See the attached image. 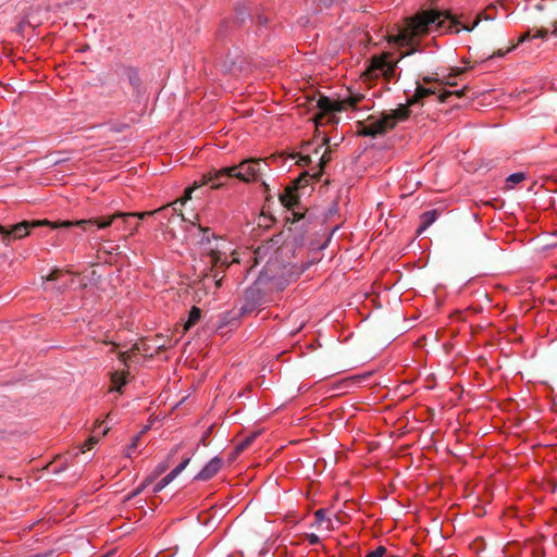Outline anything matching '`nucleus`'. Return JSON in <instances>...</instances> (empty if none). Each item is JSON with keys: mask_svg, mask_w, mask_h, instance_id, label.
Wrapping results in <instances>:
<instances>
[{"mask_svg": "<svg viewBox=\"0 0 557 557\" xmlns=\"http://www.w3.org/2000/svg\"><path fill=\"white\" fill-rule=\"evenodd\" d=\"M367 121L379 135H384L389 129L394 128V121L388 119L386 113H381L380 116L370 115Z\"/></svg>", "mask_w": 557, "mask_h": 557, "instance_id": "ddd939ff", "label": "nucleus"}, {"mask_svg": "<svg viewBox=\"0 0 557 557\" xmlns=\"http://www.w3.org/2000/svg\"><path fill=\"white\" fill-rule=\"evenodd\" d=\"M357 133L361 136H368V137H376L377 132L373 131L369 122L366 120L364 122H359L358 131Z\"/></svg>", "mask_w": 557, "mask_h": 557, "instance_id": "a878e982", "label": "nucleus"}, {"mask_svg": "<svg viewBox=\"0 0 557 557\" xmlns=\"http://www.w3.org/2000/svg\"><path fill=\"white\" fill-rule=\"evenodd\" d=\"M61 274H62V270L54 269L53 271L50 272V274L47 277H42V281H44V283L46 281H57L60 278Z\"/></svg>", "mask_w": 557, "mask_h": 557, "instance_id": "72a5a7b5", "label": "nucleus"}, {"mask_svg": "<svg viewBox=\"0 0 557 557\" xmlns=\"http://www.w3.org/2000/svg\"><path fill=\"white\" fill-rule=\"evenodd\" d=\"M388 53L372 57L370 64L363 72L362 76H364L367 79H372L379 76H384L385 78L389 79L395 72L397 62L388 60Z\"/></svg>", "mask_w": 557, "mask_h": 557, "instance_id": "39448f33", "label": "nucleus"}, {"mask_svg": "<svg viewBox=\"0 0 557 557\" xmlns=\"http://www.w3.org/2000/svg\"><path fill=\"white\" fill-rule=\"evenodd\" d=\"M215 285H216V287H220L221 286V280H216Z\"/></svg>", "mask_w": 557, "mask_h": 557, "instance_id": "09e8293b", "label": "nucleus"}, {"mask_svg": "<svg viewBox=\"0 0 557 557\" xmlns=\"http://www.w3.org/2000/svg\"><path fill=\"white\" fill-rule=\"evenodd\" d=\"M524 180H525V174L522 172H518V173L510 174L507 177V183L515 185V184L521 183Z\"/></svg>", "mask_w": 557, "mask_h": 557, "instance_id": "7c9ffc66", "label": "nucleus"}, {"mask_svg": "<svg viewBox=\"0 0 557 557\" xmlns=\"http://www.w3.org/2000/svg\"><path fill=\"white\" fill-rule=\"evenodd\" d=\"M116 553V548L107 550L106 557H112Z\"/></svg>", "mask_w": 557, "mask_h": 557, "instance_id": "c03bdc74", "label": "nucleus"}, {"mask_svg": "<svg viewBox=\"0 0 557 557\" xmlns=\"http://www.w3.org/2000/svg\"><path fill=\"white\" fill-rule=\"evenodd\" d=\"M496 10V7L495 4H490L487 8H486V11L485 12H481L478 14L474 23H473V26L470 27V28H466L467 30H472L475 26L479 25V23L484 20V21H493L496 18V15H493V14H490L487 13V11H495Z\"/></svg>", "mask_w": 557, "mask_h": 557, "instance_id": "b1692460", "label": "nucleus"}, {"mask_svg": "<svg viewBox=\"0 0 557 557\" xmlns=\"http://www.w3.org/2000/svg\"><path fill=\"white\" fill-rule=\"evenodd\" d=\"M412 104H409V99L407 100L406 104H399V107L395 110H393L391 113H386L388 119L394 121V127L396 126L397 122L405 121L409 117L410 110L409 108Z\"/></svg>", "mask_w": 557, "mask_h": 557, "instance_id": "f3484780", "label": "nucleus"}, {"mask_svg": "<svg viewBox=\"0 0 557 557\" xmlns=\"http://www.w3.org/2000/svg\"><path fill=\"white\" fill-rule=\"evenodd\" d=\"M298 163L302 166H307L311 163V158L310 156H301Z\"/></svg>", "mask_w": 557, "mask_h": 557, "instance_id": "4c0bfd02", "label": "nucleus"}, {"mask_svg": "<svg viewBox=\"0 0 557 557\" xmlns=\"http://www.w3.org/2000/svg\"><path fill=\"white\" fill-rule=\"evenodd\" d=\"M536 557H543V554H539V555H536Z\"/></svg>", "mask_w": 557, "mask_h": 557, "instance_id": "864d4df0", "label": "nucleus"}, {"mask_svg": "<svg viewBox=\"0 0 557 557\" xmlns=\"http://www.w3.org/2000/svg\"><path fill=\"white\" fill-rule=\"evenodd\" d=\"M307 537L311 545H315L320 542V537L314 533L309 534Z\"/></svg>", "mask_w": 557, "mask_h": 557, "instance_id": "58836bf2", "label": "nucleus"}, {"mask_svg": "<svg viewBox=\"0 0 557 557\" xmlns=\"http://www.w3.org/2000/svg\"><path fill=\"white\" fill-rule=\"evenodd\" d=\"M443 13L438 11H422L417 15L406 20V25L398 29V34L388 37L389 42H394L399 47L412 46L414 38L424 35L429 29L436 25L441 27V16Z\"/></svg>", "mask_w": 557, "mask_h": 557, "instance_id": "f03ea898", "label": "nucleus"}, {"mask_svg": "<svg viewBox=\"0 0 557 557\" xmlns=\"http://www.w3.org/2000/svg\"><path fill=\"white\" fill-rule=\"evenodd\" d=\"M441 78L432 77V76H424L422 78V82L424 84H431V83H440Z\"/></svg>", "mask_w": 557, "mask_h": 557, "instance_id": "ea45409f", "label": "nucleus"}, {"mask_svg": "<svg viewBox=\"0 0 557 557\" xmlns=\"http://www.w3.org/2000/svg\"><path fill=\"white\" fill-rule=\"evenodd\" d=\"M315 1H317L319 9L330 8L334 2V0H315Z\"/></svg>", "mask_w": 557, "mask_h": 557, "instance_id": "c9c22d12", "label": "nucleus"}, {"mask_svg": "<svg viewBox=\"0 0 557 557\" xmlns=\"http://www.w3.org/2000/svg\"><path fill=\"white\" fill-rule=\"evenodd\" d=\"M416 51H417V50H416L414 48H412L411 50H409L408 52H406L403 57L408 55V54H411V53H413V52H416Z\"/></svg>", "mask_w": 557, "mask_h": 557, "instance_id": "49530a36", "label": "nucleus"}, {"mask_svg": "<svg viewBox=\"0 0 557 557\" xmlns=\"http://www.w3.org/2000/svg\"><path fill=\"white\" fill-rule=\"evenodd\" d=\"M199 228H200V231H203V232H205V231H208V228H203V227H201V226H199Z\"/></svg>", "mask_w": 557, "mask_h": 557, "instance_id": "3c124183", "label": "nucleus"}, {"mask_svg": "<svg viewBox=\"0 0 557 557\" xmlns=\"http://www.w3.org/2000/svg\"><path fill=\"white\" fill-rule=\"evenodd\" d=\"M139 351L137 344L127 347L126 344H120L115 341L107 339V356H112L111 359L117 362L116 366L111 367L110 371V387L109 392L122 393V387L128 382L129 369L127 361L131 359L133 354Z\"/></svg>", "mask_w": 557, "mask_h": 557, "instance_id": "f257e3e1", "label": "nucleus"}, {"mask_svg": "<svg viewBox=\"0 0 557 557\" xmlns=\"http://www.w3.org/2000/svg\"><path fill=\"white\" fill-rule=\"evenodd\" d=\"M387 549L384 546H379L374 550L370 552L366 557H384Z\"/></svg>", "mask_w": 557, "mask_h": 557, "instance_id": "473e14b6", "label": "nucleus"}, {"mask_svg": "<svg viewBox=\"0 0 557 557\" xmlns=\"http://www.w3.org/2000/svg\"><path fill=\"white\" fill-rule=\"evenodd\" d=\"M255 294H256L255 289L246 290V293H245L246 304L242 307V310L244 312H247V311H250V310L253 309V307H255V299H253Z\"/></svg>", "mask_w": 557, "mask_h": 557, "instance_id": "cd10ccee", "label": "nucleus"}, {"mask_svg": "<svg viewBox=\"0 0 557 557\" xmlns=\"http://www.w3.org/2000/svg\"><path fill=\"white\" fill-rule=\"evenodd\" d=\"M263 186H264L265 190H268V189H269L268 184L263 183Z\"/></svg>", "mask_w": 557, "mask_h": 557, "instance_id": "8fccbe9b", "label": "nucleus"}, {"mask_svg": "<svg viewBox=\"0 0 557 557\" xmlns=\"http://www.w3.org/2000/svg\"><path fill=\"white\" fill-rule=\"evenodd\" d=\"M202 185H199V181L195 182L194 185L191 187H188L186 190H185V195L184 197L182 198L181 202L182 203H185L188 199L191 198V193L198 188V187H201Z\"/></svg>", "mask_w": 557, "mask_h": 557, "instance_id": "2f4dec72", "label": "nucleus"}, {"mask_svg": "<svg viewBox=\"0 0 557 557\" xmlns=\"http://www.w3.org/2000/svg\"><path fill=\"white\" fill-rule=\"evenodd\" d=\"M201 318V310L198 307H191L188 319L184 324V331H188L191 326H194Z\"/></svg>", "mask_w": 557, "mask_h": 557, "instance_id": "5701e85b", "label": "nucleus"}, {"mask_svg": "<svg viewBox=\"0 0 557 557\" xmlns=\"http://www.w3.org/2000/svg\"><path fill=\"white\" fill-rule=\"evenodd\" d=\"M531 38H532L531 30H528V32L523 33V34L519 37V39H518V42H517V44H512V45H511L510 47H508L506 50L498 49V50H497V51H495V52H494L490 58H495V57H497V58H502V57H504L506 53H508V52L512 51V50L517 47V45L522 44V42H524V41H527V40H529V39H531Z\"/></svg>", "mask_w": 557, "mask_h": 557, "instance_id": "412c9836", "label": "nucleus"}, {"mask_svg": "<svg viewBox=\"0 0 557 557\" xmlns=\"http://www.w3.org/2000/svg\"><path fill=\"white\" fill-rule=\"evenodd\" d=\"M314 518L317 523L321 524L322 522L326 521V511L324 509H319L314 512ZM327 521H330L327 519Z\"/></svg>", "mask_w": 557, "mask_h": 557, "instance_id": "f704fd0d", "label": "nucleus"}, {"mask_svg": "<svg viewBox=\"0 0 557 557\" xmlns=\"http://www.w3.org/2000/svg\"><path fill=\"white\" fill-rule=\"evenodd\" d=\"M79 226L85 232H91L94 230H100L104 227V220L102 218H92V219H84L76 221H63L60 226L70 227V226Z\"/></svg>", "mask_w": 557, "mask_h": 557, "instance_id": "f8f14e48", "label": "nucleus"}, {"mask_svg": "<svg viewBox=\"0 0 557 557\" xmlns=\"http://www.w3.org/2000/svg\"><path fill=\"white\" fill-rule=\"evenodd\" d=\"M248 16L249 13L244 7L236 8V20L234 22L224 21L218 29V37L223 38L231 26L244 23Z\"/></svg>", "mask_w": 557, "mask_h": 557, "instance_id": "2eb2a0df", "label": "nucleus"}, {"mask_svg": "<svg viewBox=\"0 0 557 557\" xmlns=\"http://www.w3.org/2000/svg\"><path fill=\"white\" fill-rule=\"evenodd\" d=\"M466 71H467V69L454 67V69H451V72L448 75L443 76L441 78L440 84L446 85V86H456L457 85L456 77L465 74Z\"/></svg>", "mask_w": 557, "mask_h": 557, "instance_id": "aec40b11", "label": "nucleus"}, {"mask_svg": "<svg viewBox=\"0 0 557 557\" xmlns=\"http://www.w3.org/2000/svg\"><path fill=\"white\" fill-rule=\"evenodd\" d=\"M222 467V459L219 457L212 458L202 470L195 476L196 480L207 481L213 478Z\"/></svg>", "mask_w": 557, "mask_h": 557, "instance_id": "4468645a", "label": "nucleus"}, {"mask_svg": "<svg viewBox=\"0 0 557 557\" xmlns=\"http://www.w3.org/2000/svg\"><path fill=\"white\" fill-rule=\"evenodd\" d=\"M101 274L97 275V271L92 268L90 270V278L94 281H100Z\"/></svg>", "mask_w": 557, "mask_h": 557, "instance_id": "79ce46f5", "label": "nucleus"}, {"mask_svg": "<svg viewBox=\"0 0 557 557\" xmlns=\"http://www.w3.org/2000/svg\"><path fill=\"white\" fill-rule=\"evenodd\" d=\"M321 178V171L315 172L314 174H309L308 172H304L298 178L294 181V187L299 189L307 186L310 182H318Z\"/></svg>", "mask_w": 557, "mask_h": 557, "instance_id": "6ab92c4d", "label": "nucleus"}, {"mask_svg": "<svg viewBox=\"0 0 557 557\" xmlns=\"http://www.w3.org/2000/svg\"><path fill=\"white\" fill-rule=\"evenodd\" d=\"M125 95H126V91L123 90V92L121 95L116 94L115 96L112 95L111 97L114 98L117 102H121L124 99Z\"/></svg>", "mask_w": 557, "mask_h": 557, "instance_id": "37998d69", "label": "nucleus"}, {"mask_svg": "<svg viewBox=\"0 0 557 557\" xmlns=\"http://www.w3.org/2000/svg\"><path fill=\"white\" fill-rule=\"evenodd\" d=\"M437 211L436 210H430L424 212L421 215V225L418 228V233L420 234L422 231L428 228L431 224H433L437 219Z\"/></svg>", "mask_w": 557, "mask_h": 557, "instance_id": "4be33fe9", "label": "nucleus"}, {"mask_svg": "<svg viewBox=\"0 0 557 557\" xmlns=\"http://www.w3.org/2000/svg\"><path fill=\"white\" fill-rule=\"evenodd\" d=\"M265 166L267 163L262 159H247L232 166L235 169L233 175L245 183L253 182L259 178Z\"/></svg>", "mask_w": 557, "mask_h": 557, "instance_id": "423d86ee", "label": "nucleus"}, {"mask_svg": "<svg viewBox=\"0 0 557 557\" xmlns=\"http://www.w3.org/2000/svg\"><path fill=\"white\" fill-rule=\"evenodd\" d=\"M210 258H211V263L213 267H218L220 263L223 265V267H228L230 264L226 263L225 260H222L221 258V253L219 251H215V250H212L210 252Z\"/></svg>", "mask_w": 557, "mask_h": 557, "instance_id": "c85d7f7f", "label": "nucleus"}, {"mask_svg": "<svg viewBox=\"0 0 557 557\" xmlns=\"http://www.w3.org/2000/svg\"><path fill=\"white\" fill-rule=\"evenodd\" d=\"M329 143H330V138H329V137H326V136H325V137H323L322 146H326V145H329Z\"/></svg>", "mask_w": 557, "mask_h": 557, "instance_id": "a18cd8bd", "label": "nucleus"}, {"mask_svg": "<svg viewBox=\"0 0 557 557\" xmlns=\"http://www.w3.org/2000/svg\"><path fill=\"white\" fill-rule=\"evenodd\" d=\"M259 23H260V24H265V23H267V20H265V18H262V17H259Z\"/></svg>", "mask_w": 557, "mask_h": 557, "instance_id": "de8ad7c7", "label": "nucleus"}, {"mask_svg": "<svg viewBox=\"0 0 557 557\" xmlns=\"http://www.w3.org/2000/svg\"><path fill=\"white\" fill-rule=\"evenodd\" d=\"M468 86H465L463 88L459 89V90H455V91H449V90H446L444 92H442L440 96H438V101L444 103L446 102L451 96H456L458 98H461L466 95L467 90H468Z\"/></svg>", "mask_w": 557, "mask_h": 557, "instance_id": "393cba45", "label": "nucleus"}, {"mask_svg": "<svg viewBox=\"0 0 557 557\" xmlns=\"http://www.w3.org/2000/svg\"><path fill=\"white\" fill-rule=\"evenodd\" d=\"M113 75L116 76L119 83H123L124 85L127 84V86L131 87L134 92H138L140 79L134 69L117 66Z\"/></svg>", "mask_w": 557, "mask_h": 557, "instance_id": "9d476101", "label": "nucleus"}, {"mask_svg": "<svg viewBox=\"0 0 557 557\" xmlns=\"http://www.w3.org/2000/svg\"><path fill=\"white\" fill-rule=\"evenodd\" d=\"M331 161V149L327 148L322 157L320 158L319 162V171H321V174L323 173L324 166Z\"/></svg>", "mask_w": 557, "mask_h": 557, "instance_id": "c756f323", "label": "nucleus"}, {"mask_svg": "<svg viewBox=\"0 0 557 557\" xmlns=\"http://www.w3.org/2000/svg\"><path fill=\"white\" fill-rule=\"evenodd\" d=\"M548 34L546 28L537 29L535 34H532V38H545Z\"/></svg>", "mask_w": 557, "mask_h": 557, "instance_id": "e433bc0d", "label": "nucleus"}, {"mask_svg": "<svg viewBox=\"0 0 557 557\" xmlns=\"http://www.w3.org/2000/svg\"><path fill=\"white\" fill-rule=\"evenodd\" d=\"M109 418H110V414H109V413H107V416H106L107 421L109 420Z\"/></svg>", "mask_w": 557, "mask_h": 557, "instance_id": "603ef678", "label": "nucleus"}, {"mask_svg": "<svg viewBox=\"0 0 557 557\" xmlns=\"http://www.w3.org/2000/svg\"><path fill=\"white\" fill-rule=\"evenodd\" d=\"M556 133H557V127H556Z\"/></svg>", "mask_w": 557, "mask_h": 557, "instance_id": "5fc2aeb1", "label": "nucleus"}, {"mask_svg": "<svg viewBox=\"0 0 557 557\" xmlns=\"http://www.w3.org/2000/svg\"><path fill=\"white\" fill-rule=\"evenodd\" d=\"M44 224H48V221H22L20 223L12 225L10 228L0 225V235L2 236V242L5 245H9L13 239H21L27 236L32 227H36Z\"/></svg>", "mask_w": 557, "mask_h": 557, "instance_id": "0eeeda50", "label": "nucleus"}, {"mask_svg": "<svg viewBox=\"0 0 557 557\" xmlns=\"http://www.w3.org/2000/svg\"><path fill=\"white\" fill-rule=\"evenodd\" d=\"M234 172L235 169L232 166L222 168L220 170L213 169L201 176L199 185H210L211 188L214 189L221 188L230 178L234 177Z\"/></svg>", "mask_w": 557, "mask_h": 557, "instance_id": "1a4fd4ad", "label": "nucleus"}, {"mask_svg": "<svg viewBox=\"0 0 557 557\" xmlns=\"http://www.w3.org/2000/svg\"><path fill=\"white\" fill-rule=\"evenodd\" d=\"M190 459L185 458L177 467H175L169 474L161 479L154 486V492H160L168 484H170L189 463Z\"/></svg>", "mask_w": 557, "mask_h": 557, "instance_id": "dca6fc26", "label": "nucleus"}, {"mask_svg": "<svg viewBox=\"0 0 557 557\" xmlns=\"http://www.w3.org/2000/svg\"><path fill=\"white\" fill-rule=\"evenodd\" d=\"M296 190L297 188H295L294 186H288L285 188V191L283 194H280V201L281 203L288 208L289 210H294V207L298 205L299 202V197L298 195L296 194ZM293 215H294V219L293 221H299L300 219H302L305 215L304 214H300L296 211H293Z\"/></svg>", "mask_w": 557, "mask_h": 557, "instance_id": "9b49d317", "label": "nucleus"}, {"mask_svg": "<svg viewBox=\"0 0 557 557\" xmlns=\"http://www.w3.org/2000/svg\"><path fill=\"white\" fill-rule=\"evenodd\" d=\"M156 212L158 210L141 213H123L112 208L111 212H107V243L125 239L136 230L138 225L137 220H143Z\"/></svg>", "mask_w": 557, "mask_h": 557, "instance_id": "7ed1b4c3", "label": "nucleus"}, {"mask_svg": "<svg viewBox=\"0 0 557 557\" xmlns=\"http://www.w3.org/2000/svg\"><path fill=\"white\" fill-rule=\"evenodd\" d=\"M363 99V94H352L350 90L347 97L337 101H333L326 96H320L317 100L313 98L309 101L310 106L312 108H318L321 110V112L313 117V121L315 125L319 126L326 113L342 112L346 110L347 107H350L351 109L356 110L357 104L361 102Z\"/></svg>", "mask_w": 557, "mask_h": 557, "instance_id": "20e7f679", "label": "nucleus"}, {"mask_svg": "<svg viewBox=\"0 0 557 557\" xmlns=\"http://www.w3.org/2000/svg\"><path fill=\"white\" fill-rule=\"evenodd\" d=\"M258 436V433H252L248 435L246 438H244L236 447H235V454L238 455L243 453L246 448H248L256 437Z\"/></svg>", "mask_w": 557, "mask_h": 557, "instance_id": "bb28decb", "label": "nucleus"}, {"mask_svg": "<svg viewBox=\"0 0 557 557\" xmlns=\"http://www.w3.org/2000/svg\"><path fill=\"white\" fill-rule=\"evenodd\" d=\"M100 435H104V431H99L97 434L91 435L82 446L76 447L73 450H69L65 454V461L60 466H54L52 468V472L60 473L67 469L70 462H73L75 458L79 456V454H84L95 447L96 444L100 441Z\"/></svg>", "mask_w": 557, "mask_h": 557, "instance_id": "6e6552de", "label": "nucleus"}, {"mask_svg": "<svg viewBox=\"0 0 557 557\" xmlns=\"http://www.w3.org/2000/svg\"><path fill=\"white\" fill-rule=\"evenodd\" d=\"M435 94L436 89L418 85L414 94L409 98V104L419 103L422 99Z\"/></svg>", "mask_w": 557, "mask_h": 557, "instance_id": "a211bd4d", "label": "nucleus"}, {"mask_svg": "<svg viewBox=\"0 0 557 557\" xmlns=\"http://www.w3.org/2000/svg\"><path fill=\"white\" fill-rule=\"evenodd\" d=\"M117 249H119V246H116V247H109V248L107 247V260H106L107 264H109V263L111 264L112 263L111 259H109L108 256L112 255V252L114 250H117Z\"/></svg>", "mask_w": 557, "mask_h": 557, "instance_id": "a19ab883", "label": "nucleus"}]
</instances>
